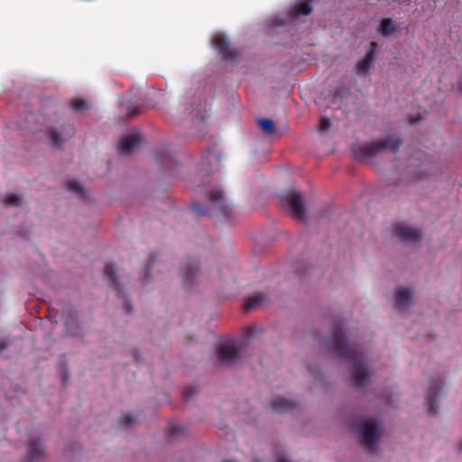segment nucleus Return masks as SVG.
I'll list each match as a JSON object with an SVG mask.
<instances>
[{
    "mask_svg": "<svg viewBox=\"0 0 462 462\" xmlns=\"http://www.w3.org/2000/svg\"><path fill=\"white\" fill-rule=\"evenodd\" d=\"M325 345L328 349L334 350L339 357L353 363L351 375L356 387H364L369 383L364 354L357 346L347 342L342 322L333 325L330 334L325 337Z\"/></svg>",
    "mask_w": 462,
    "mask_h": 462,
    "instance_id": "1",
    "label": "nucleus"
},
{
    "mask_svg": "<svg viewBox=\"0 0 462 462\" xmlns=\"http://www.w3.org/2000/svg\"><path fill=\"white\" fill-rule=\"evenodd\" d=\"M402 145V141L398 136H388L382 140H376L370 143H364L355 144L352 152L356 159L360 162H366L383 152L389 150L396 153Z\"/></svg>",
    "mask_w": 462,
    "mask_h": 462,
    "instance_id": "2",
    "label": "nucleus"
},
{
    "mask_svg": "<svg viewBox=\"0 0 462 462\" xmlns=\"http://www.w3.org/2000/svg\"><path fill=\"white\" fill-rule=\"evenodd\" d=\"M208 198L212 208H208L200 202H193L191 210L196 216H208L211 214L213 208L215 214L223 218L230 217L232 214L231 207L226 203L225 195L221 189H211Z\"/></svg>",
    "mask_w": 462,
    "mask_h": 462,
    "instance_id": "3",
    "label": "nucleus"
},
{
    "mask_svg": "<svg viewBox=\"0 0 462 462\" xmlns=\"http://www.w3.org/2000/svg\"><path fill=\"white\" fill-rule=\"evenodd\" d=\"M282 206L294 219L303 220L306 208L302 194L295 189L284 190L280 195Z\"/></svg>",
    "mask_w": 462,
    "mask_h": 462,
    "instance_id": "4",
    "label": "nucleus"
},
{
    "mask_svg": "<svg viewBox=\"0 0 462 462\" xmlns=\"http://www.w3.org/2000/svg\"><path fill=\"white\" fill-rule=\"evenodd\" d=\"M357 429L362 445L370 451L374 450L380 438L377 423L374 420H363L358 421Z\"/></svg>",
    "mask_w": 462,
    "mask_h": 462,
    "instance_id": "5",
    "label": "nucleus"
},
{
    "mask_svg": "<svg viewBox=\"0 0 462 462\" xmlns=\"http://www.w3.org/2000/svg\"><path fill=\"white\" fill-rule=\"evenodd\" d=\"M104 274L111 280V285L117 291V294L122 298V307L126 314L132 312V304L130 300L123 293L120 283L117 281V270L115 264L107 263L104 268Z\"/></svg>",
    "mask_w": 462,
    "mask_h": 462,
    "instance_id": "6",
    "label": "nucleus"
},
{
    "mask_svg": "<svg viewBox=\"0 0 462 462\" xmlns=\"http://www.w3.org/2000/svg\"><path fill=\"white\" fill-rule=\"evenodd\" d=\"M199 263L197 259L189 258L181 267L183 287L189 291L199 277Z\"/></svg>",
    "mask_w": 462,
    "mask_h": 462,
    "instance_id": "7",
    "label": "nucleus"
},
{
    "mask_svg": "<svg viewBox=\"0 0 462 462\" xmlns=\"http://www.w3.org/2000/svg\"><path fill=\"white\" fill-rule=\"evenodd\" d=\"M217 359L226 365H232L239 359V350L235 343L222 345L217 352Z\"/></svg>",
    "mask_w": 462,
    "mask_h": 462,
    "instance_id": "8",
    "label": "nucleus"
},
{
    "mask_svg": "<svg viewBox=\"0 0 462 462\" xmlns=\"http://www.w3.org/2000/svg\"><path fill=\"white\" fill-rule=\"evenodd\" d=\"M441 392V383L440 382L432 381L429 385V388L426 393V402L428 404V414L430 416H433L438 411V402L437 397L439 393Z\"/></svg>",
    "mask_w": 462,
    "mask_h": 462,
    "instance_id": "9",
    "label": "nucleus"
},
{
    "mask_svg": "<svg viewBox=\"0 0 462 462\" xmlns=\"http://www.w3.org/2000/svg\"><path fill=\"white\" fill-rule=\"evenodd\" d=\"M212 45L213 47L223 55L224 60H232L234 59L237 52L229 51V42L227 38H226L222 34H215L212 37Z\"/></svg>",
    "mask_w": 462,
    "mask_h": 462,
    "instance_id": "10",
    "label": "nucleus"
},
{
    "mask_svg": "<svg viewBox=\"0 0 462 462\" xmlns=\"http://www.w3.org/2000/svg\"><path fill=\"white\" fill-rule=\"evenodd\" d=\"M141 142V134L134 132L122 137L118 150L122 154H129Z\"/></svg>",
    "mask_w": 462,
    "mask_h": 462,
    "instance_id": "11",
    "label": "nucleus"
},
{
    "mask_svg": "<svg viewBox=\"0 0 462 462\" xmlns=\"http://www.w3.org/2000/svg\"><path fill=\"white\" fill-rule=\"evenodd\" d=\"M394 235L402 242H417L421 237V232L419 229L404 226H397Z\"/></svg>",
    "mask_w": 462,
    "mask_h": 462,
    "instance_id": "12",
    "label": "nucleus"
},
{
    "mask_svg": "<svg viewBox=\"0 0 462 462\" xmlns=\"http://www.w3.org/2000/svg\"><path fill=\"white\" fill-rule=\"evenodd\" d=\"M74 134H75V128L72 125H69V124L64 126L63 134H62L63 136H61L60 134L57 130L51 129L49 132L50 142L51 143L52 145L59 147L67 139L72 137Z\"/></svg>",
    "mask_w": 462,
    "mask_h": 462,
    "instance_id": "13",
    "label": "nucleus"
},
{
    "mask_svg": "<svg viewBox=\"0 0 462 462\" xmlns=\"http://www.w3.org/2000/svg\"><path fill=\"white\" fill-rule=\"evenodd\" d=\"M376 47L377 44L375 42H371L369 51L356 65V72L362 74L368 72L374 60Z\"/></svg>",
    "mask_w": 462,
    "mask_h": 462,
    "instance_id": "14",
    "label": "nucleus"
},
{
    "mask_svg": "<svg viewBox=\"0 0 462 462\" xmlns=\"http://www.w3.org/2000/svg\"><path fill=\"white\" fill-rule=\"evenodd\" d=\"M44 454V447L41 440L31 439L28 443L27 460L33 462Z\"/></svg>",
    "mask_w": 462,
    "mask_h": 462,
    "instance_id": "15",
    "label": "nucleus"
},
{
    "mask_svg": "<svg viewBox=\"0 0 462 462\" xmlns=\"http://www.w3.org/2000/svg\"><path fill=\"white\" fill-rule=\"evenodd\" d=\"M412 291L410 288L400 289L395 298L394 307L400 310L407 308L411 303Z\"/></svg>",
    "mask_w": 462,
    "mask_h": 462,
    "instance_id": "16",
    "label": "nucleus"
},
{
    "mask_svg": "<svg viewBox=\"0 0 462 462\" xmlns=\"http://www.w3.org/2000/svg\"><path fill=\"white\" fill-rule=\"evenodd\" d=\"M295 402L282 397H275L271 402L272 409L276 412H284L295 407Z\"/></svg>",
    "mask_w": 462,
    "mask_h": 462,
    "instance_id": "17",
    "label": "nucleus"
},
{
    "mask_svg": "<svg viewBox=\"0 0 462 462\" xmlns=\"http://www.w3.org/2000/svg\"><path fill=\"white\" fill-rule=\"evenodd\" d=\"M311 5L307 1H301L295 5V6L291 10L290 16L293 19L300 16V15H308L312 12Z\"/></svg>",
    "mask_w": 462,
    "mask_h": 462,
    "instance_id": "18",
    "label": "nucleus"
},
{
    "mask_svg": "<svg viewBox=\"0 0 462 462\" xmlns=\"http://www.w3.org/2000/svg\"><path fill=\"white\" fill-rule=\"evenodd\" d=\"M266 300V296L264 293L257 292L250 297L245 301V309L246 310H253L258 306H260L262 303H263Z\"/></svg>",
    "mask_w": 462,
    "mask_h": 462,
    "instance_id": "19",
    "label": "nucleus"
},
{
    "mask_svg": "<svg viewBox=\"0 0 462 462\" xmlns=\"http://www.w3.org/2000/svg\"><path fill=\"white\" fill-rule=\"evenodd\" d=\"M257 124L265 135H270L275 131V125L272 119L260 118L257 120Z\"/></svg>",
    "mask_w": 462,
    "mask_h": 462,
    "instance_id": "20",
    "label": "nucleus"
},
{
    "mask_svg": "<svg viewBox=\"0 0 462 462\" xmlns=\"http://www.w3.org/2000/svg\"><path fill=\"white\" fill-rule=\"evenodd\" d=\"M68 189L70 191V192H73L75 193L78 197L83 199L86 197V194H85V190L83 189V187L81 186V184L79 182H78L77 180H69L68 181Z\"/></svg>",
    "mask_w": 462,
    "mask_h": 462,
    "instance_id": "21",
    "label": "nucleus"
},
{
    "mask_svg": "<svg viewBox=\"0 0 462 462\" xmlns=\"http://www.w3.org/2000/svg\"><path fill=\"white\" fill-rule=\"evenodd\" d=\"M380 33L382 35H389L394 32L393 20L390 18L383 19L380 24Z\"/></svg>",
    "mask_w": 462,
    "mask_h": 462,
    "instance_id": "22",
    "label": "nucleus"
},
{
    "mask_svg": "<svg viewBox=\"0 0 462 462\" xmlns=\"http://www.w3.org/2000/svg\"><path fill=\"white\" fill-rule=\"evenodd\" d=\"M70 107L76 112H81L88 109V104L81 98H74L70 101Z\"/></svg>",
    "mask_w": 462,
    "mask_h": 462,
    "instance_id": "23",
    "label": "nucleus"
},
{
    "mask_svg": "<svg viewBox=\"0 0 462 462\" xmlns=\"http://www.w3.org/2000/svg\"><path fill=\"white\" fill-rule=\"evenodd\" d=\"M65 325L67 328V330L72 334H76V328H78V322L76 317L69 313V315L65 319Z\"/></svg>",
    "mask_w": 462,
    "mask_h": 462,
    "instance_id": "24",
    "label": "nucleus"
},
{
    "mask_svg": "<svg viewBox=\"0 0 462 462\" xmlns=\"http://www.w3.org/2000/svg\"><path fill=\"white\" fill-rule=\"evenodd\" d=\"M135 418L132 415L123 413L119 419V425L121 427H129L135 422Z\"/></svg>",
    "mask_w": 462,
    "mask_h": 462,
    "instance_id": "25",
    "label": "nucleus"
},
{
    "mask_svg": "<svg viewBox=\"0 0 462 462\" xmlns=\"http://www.w3.org/2000/svg\"><path fill=\"white\" fill-rule=\"evenodd\" d=\"M4 203L11 206H17L20 204V197L16 194H9L5 197Z\"/></svg>",
    "mask_w": 462,
    "mask_h": 462,
    "instance_id": "26",
    "label": "nucleus"
},
{
    "mask_svg": "<svg viewBox=\"0 0 462 462\" xmlns=\"http://www.w3.org/2000/svg\"><path fill=\"white\" fill-rule=\"evenodd\" d=\"M197 389L193 385H188L183 390V397L186 401L189 400L195 393Z\"/></svg>",
    "mask_w": 462,
    "mask_h": 462,
    "instance_id": "27",
    "label": "nucleus"
},
{
    "mask_svg": "<svg viewBox=\"0 0 462 462\" xmlns=\"http://www.w3.org/2000/svg\"><path fill=\"white\" fill-rule=\"evenodd\" d=\"M331 126V122L328 117H322L319 122V130L325 131Z\"/></svg>",
    "mask_w": 462,
    "mask_h": 462,
    "instance_id": "28",
    "label": "nucleus"
},
{
    "mask_svg": "<svg viewBox=\"0 0 462 462\" xmlns=\"http://www.w3.org/2000/svg\"><path fill=\"white\" fill-rule=\"evenodd\" d=\"M154 262H155V258L153 256H151L149 263L147 264V267H146V275L147 276L150 275V273H151V270H152V267Z\"/></svg>",
    "mask_w": 462,
    "mask_h": 462,
    "instance_id": "29",
    "label": "nucleus"
},
{
    "mask_svg": "<svg viewBox=\"0 0 462 462\" xmlns=\"http://www.w3.org/2000/svg\"><path fill=\"white\" fill-rule=\"evenodd\" d=\"M171 434H177L178 432L182 431V428L178 425H171Z\"/></svg>",
    "mask_w": 462,
    "mask_h": 462,
    "instance_id": "30",
    "label": "nucleus"
},
{
    "mask_svg": "<svg viewBox=\"0 0 462 462\" xmlns=\"http://www.w3.org/2000/svg\"><path fill=\"white\" fill-rule=\"evenodd\" d=\"M138 113H139V109L138 108H134L133 110L128 109V115L130 116H134L138 115Z\"/></svg>",
    "mask_w": 462,
    "mask_h": 462,
    "instance_id": "31",
    "label": "nucleus"
},
{
    "mask_svg": "<svg viewBox=\"0 0 462 462\" xmlns=\"http://www.w3.org/2000/svg\"><path fill=\"white\" fill-rule=\"evenodd\" d=\"M8 346V343L5 340L0 342V352L5 349Z\"/></svg>",
    "mask_w": 462,
    "mask_h": 462,
    "instance_id": "32",
    "label": "nucleus"
},
{
    "mask_svg": "<svg viewBox=\"0 0 462 462\" xmlns=\"http://www.w3.org/2000/svg\"><path fill=\"white\" fill-rule=\"evenodd\" d=\"M277 462H289V461H287V459H286V458H284V457H278V458H277Z\"/></svg>",
    "mask_w": 462,
    "mask_h": 462,
    "instance_id": "33",
    "label": "nucleus"
},
{
    "mask_svg": "<svg viewBox=\"0 0 462 462\" xmlns=\"http://www.w3.org/2000/svg\"><path fill=\"white\" fill-rule=\"evenodd\" d=\"M411 123H413V124H414V123H416V122H418V121H419V118H411Z\"/></svg>",
    "mask_w": 462,
    "mask_h": 462,
    "instance_id": "34",
    "label": "nucleus"
},
{
    "mask_svg": "<svg viewBox=\"0 0 462 462\" xmlns=\"http://www.w3.org/2000/svg\"><path fill=\"white\" fill-rule=\"evenodd\" d=\"M460 450H462V441H461V444H460Z\"/></svg>",
    "mask_w": 462,
    "mask_h": 462,
    "instance_id": "35",
    "label": "nucleus"
}]
</instances>
